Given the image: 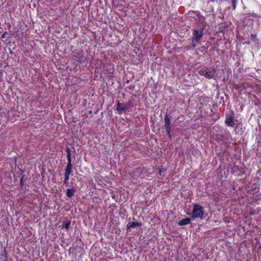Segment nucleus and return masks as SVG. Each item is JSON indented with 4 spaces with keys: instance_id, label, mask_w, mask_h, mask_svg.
<instances>
[{
    "instance_id": "obj_24",
    "label": "nucleus",
    "mask_w": 261,
    "mask_h": 261,
    "mask_svg": "<svg viewBox=\"0 0 261 261\" xmlns=\"http://www.w3.org/2000/svg\"><path fill=\"white\" fill-rule=\"evenodd\" d=\"M171 130H169V133H168V132H166V133L170 139L171 138Z\"/></svg>"
},
{
    "instance_id": "obj_10",
    "label": "nucleus",
    "mask_w": 261,
    "mask_h": 261,
    "mask_svg": "<svg viewBox=\"0 0 261 261\" xmlns=\"http://www.w3.org/2000/svg\"><path fill=\"white\" fill-rule=\"evenodd\" d=\"M197 20L198 21L197 25V27L206 28L207 26V22L205 20V16H203Z\"/></svg>"
},
{
    "instance_id": "obj_20",
    "label": "nucleus",
    "mask_w": 261,
    "mask_h": 261,
    "mask_svg": "<svg viewBox=\"0 0 261 261\" xmlns=\"http://www.w3.org/2000/svg\"><path fill=\"white\" fill-rule=\"evenodd\" d=\"M231 5L233 10L236 9L237 6V0H231Z\"/></svg>"
},
{
    "instance_id": "obj_6",
    "label": "nucleus",
    "mask_w": 261,
    "mask_h": 261,
    "mask_svg": "<svg viewBox=\"0 0 261 261\" xmlns=\"http://www.w3.org/2000/svg\"><path fill=\"white\" fill-rule=\"evenodd\" d=\"M164 122L166 132L169 133V130H171L172 128L171 126V120L167 113H166L165 115Z\"/></svg>"
},
{
    "instance_id": "obj_3",
    "label": "nucleus",
    "mask_w": 261,
    "mask_h": 261,
    "mask_svg": "<svg viewBox=\"0 0 261 261\" xmlns=\"http://www.w3.org/2000/svg\"><path fill=\"white\" fill-rule=\"evenodd\" d=\"M205 29L204 28L196 27L195 28L192 29L193 36L192 42H200L204 35V31Z\"/></svg>"
},
{
    "instance_id": "obj_26",
    "label": "nucleus",
    "mask_w": 261,
    "mask_h": 261,
    "mask_svg": "<svg viewBox=\"0 0 261 261\" xmlns=\"http://www.w3.org/2000/svg\"><path fill=\"white\" fill-rule=\"evenodd\" d=\"M253 186H254L255 187H254V188L252 187L251 189H250V188H249V187L248 186V188L249 190H250V191H253V190H255V189H256V186H255V185H253Z\"/></svg>"
},
{
    "instance_id": "obj_23",
    "label": "nucleus",
    "mask_w": 261,
    "mask_h": 261,
    "mask_svg": "<svg viewBox=\"0 0 261 261\" xmlns=\"http://www.w3.org/2000/svg\"><path fill=\"white\" fill-rule=\"evenodd\" d=\"M8 34L7 32H5L2 35H1V38L3 39L5 38L6 35Z\"/></svg>"
},
{
    "instance_id": "obj_18",
    "label": "nucleus",
    "mask_w": 261,
    "mask_h": 261,
    "mask_svg": "<svg viewBox=\"0 0 261 261\" xmlns=\"http://www.w3.org/2000/svg\"><path fill=\"white\" fill-rule=\"evenodd\" d=\"M69 179V176L64 175V180L63 181V183L66 186H68V185Z\"/></svg>"
},
{
    "instance_id": "obj_15",
    "label": "nucleus",
    "mask_w": 261,
    "mask_h": 261,
    "mask_svg": "<svg viewBox=\"0 0 261 261\" xmlns=\"http://www.w3.org/2000/svg\"><path fill=\"white\" fill-rule=\"evenodd\" d=\"M190 13L195 15L197 17V19H199V18L204 16L203 15H202L201 12L198 10L191 11Z\"/></svg>"
},
{
    "instance_id": "obj_11",
    "label": "nucleus",
    "mask_w": 261,
    "mask_h": 261,
    "mask_svg": "<svg viewBox=\"0 0 261 261\" xmlns=\"http://www.w3.org/2000/svg\"><path fill=\"white\" fill-rule=\"evenodd\" d=\"M252 198L255 201L261 200V192L259 190L255 191L253 193Z\"/></svg>"
},
{
    "instance_id": "obj_12",
    "label": "nucleus",
    "mask_w": 261,
    "mask_h": 261,
    "mask_svg": "<svg viewBox=\"0 0 261 261\" xmlns=\"http://www.w3.org/2000/svg\"><path fill=\"white\" fill-rule=\"evenodd\" d=\"M191 220L190 218L182 219L178 222V225L179 226H184L189 224L191 222Z\"/></svg>"
},
{
    "instance_id": "obj_2",
    "label": "nucleus",
    "mask_w": 261,
    "mask_h": 261,
    "mask_svg": "<svg viewBox=\"0 0 261 261\" xmlns=\"http://www.w3.org/2000/svg\"><path fill=\"white\" fill-rule=\"evenodd\" d=\"M204 208L201 205L195 204L190 215L193 219L199 218L201 220L204 218Z\"/></svg>"
},
{
    "instance_id": "obj_16",
    "label": "nucleus",
    "mask_w": 261,
    "mask_h": 261,
    "mask_svg": "<svg viewBox=\"0 0 261 261\" xmlns=\"http://www.w3.org/2000/svg\"><path fill=\"white\" fill-rule=\"evenodd\" d=\"M212 118L214 121H216L220 118V115L218 112H215L212 114Z\"/></svg>"
},
{
    "instance_id": "obj_4",
    "label": "nucleus",
    "mask_w": 261,
    "mask_h": 261,
    "mask_svg": "<svg viewBox=\"0 0 261 261\" xmlns=\"http://www.w3.org/2000/svg\"><path fill=\"white\" fill-rule=\"evenodd\" d=\"M225 123L229 127H234L235 125L234 114L233 112L226 114Z\"/></svg>"
},
{
    "instance_id": "obj_1",
    "label": "nucleus",
    "mask_w": 261,
    "mask_h": 261,
    "mask_svg": "<svg viewBox=\"0 0 261 261\" xmlns=\"http://www.w3.org/2000/svg\"><path fill=\"white\" fill-rule=\"evenodd\" d=\"M216 68L202 67L198 69V74L204 76L207 79H212L215 77L216 74Z\"/></svg>"
},
{
    "instance_id": "obj_17",
    "label": "nucleus",
    "mask_w": 261,
    "mask_h": 261,
    "mask_svg": "<svg viewBox=\"0 0 261 261\" xmlns=\"http://www.w3.org/2000/svg\"><path fill=\"white\" fill-rule=\"evenodd\" d=\"M70 223H71L70 221L64 222V224L63 225V227L65 228L67 230H68L69 228V226H70Z\"/></svg>"
},
{
    "instance_id": "obj_19",
    "label": "nucleus",
    "mask_w": 261,
    "mask_h": 261,
    "mask_svg": "<svg viewBox=\"0 0 261 261\" xmlns=\"http://www.w3.org/2000/svg\"><path fill=\"white\" fill-rule=\"evenodd\" d=\"M245 83H243L241 85H238L236 86V88L238 90H243L245 88Z\"/></svg>"
},
{
    "instance_id": "obj_8",
    "label": "nucleus",
    "mask_w": 261,
    "mask_h": 261,
    "mask_svg": "<svg viewBox=\"0 0 261 261\" xmlns=\"http://www.w3.org/2000/svg\"><path fill=\"white\" fill-rule=\"evenodd\" d=\"M72 172V166L71 162H67V165L65 169L64 175L69 176Z\"/></svg>"
},
{
    "instance_id": "obj_14",
    "label": "nucleus",
    "mask_w": 261,
    "mask_h": 261,
    "mask_svg": "<svg viewBox=\"0 0 261 261\" xmlns=\"http://www.w3.org/2000/svg\"><path fill=\"white\" fill-rule=\"evenodd\" d=\"M67 153V162H71V150L69 147H67L65 149Z\"/></svg>"
},
{
    "instance_id": "obj_21",
    "label": "nucleus",
    "mask_w": 261,
    "mask_h": 261,
    "mask_svg": "<svg viewBox=\"0 0 261 261\" xmlns=\"http://www.w3.org/2000/svg\"><path fill=\"white\" fill-rule=\"evenodd\" d=\"M256 37V35L254 34H251L250 36L251 39L254 42H255L257 40Z\"/></svg>"
},
{
    "instance_id": "obj_25",
    "label": "nucleus",
    "mask_w": 261,
    "mask_h": 261,
    "mask_svg": "<svg viewBox=\"0 0 261 261\" xmlns=\"http://www.w3.org/2000/svg\"><path fill=\"white\" fill-rule=\"evenodd\" d=\"M23 178H24V175L22 176L21 178H20V184L21 185V186H22V184H23Z\"/></svg>"
},
{
    "instance_id": "obj_9",
    "label": "nucleus",
    "mask_w": 261,
    "mask_h": 261,
    "mask_svg": "<svg viewBox=\"0 0 261 261\" xmlns=\"http://www.w3.org/2000/svg\"><path fill=\"white\" fill-rule=\"evenodd\" d=\"M142 223L139 222H129L127 223V224L126 226V230H129L132 228H135L138 226H142Z\"/></svg>"
},
{
    "instance_id": "obj_22",
    "label": "nucleus",
    "mask_w": 261,
    "mask_h": 261,
    "mask_svg": "<svg viewBox=\"0 0 261 261\" xmlns=\"http://www.w3.org/2000/svg\"><path fill=\"white\" fill-rule=\"evenodd\" d=\"M75 61L79 63H82V58L81 57H76Z\"/></svg>"
},
{
    "instance_id": "obj_5",
    "label": "nucleus",
    "mask_w": 261,
    "mask_h": 261,
    "mask_svg": "<svg viewBox=\"0 0 261 261\" xmlns=\"http://www.w3.org/2000/svg\"><path fill=\"white\" fill-rule=\"evenodd\" d=\"M129 106V103H120L118 100H117L116 110L119 114H121L126 110Z\"/></svg>"
},
{
    "instance_id": "obj_7",
    "label": "nucleus",
    "mask_w": 261,
    "mask_h": 261,
    "mask_svg": "<svg viewBox=\"0 0 261 261\" xmlns=\"http://www.w3.org/2000/svg\"><path fill=\"white\" fill-rule=\"evenodd\" d=\"M213 138L216 140V141H223L224 139V135L223 134V132L222 130L220 129L219 131L217 130L216 133H213L212 135Z\"/></svg>"
},
{
    "instance_id": "obj_13",
    "label": "nucleus",
    "mask_w": 261,
    "mask_h": 261,
    "mask_svg": "<svg viewBox=\"0 0 261 261\" xmlns=\"http://www.w3.org/2000/svg\"><path fill=\"white\" fill-rule=\"evenodd\" d=\"M76 190L74 188L68 189L66 190V196L68 198H71L75 194Z\"/></svg>"
}]
</instances>
